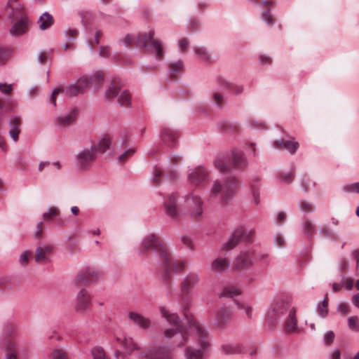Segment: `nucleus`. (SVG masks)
Listing matches in <instances>:
<instances>
[{
	"instance_id": "obj_56",
	"label": "nucleus",
	"mask_w": 359,
	"mask_h": 359,
	"mask_svg": "<svg viewBox=\"0 0 359 359\" xmlns=\"http://www.w3.org/2000/svg\"><path fill=\"white\" fill-rule=\"evenodd\" d=\"M32 257V253L29 251L24 252L20 257V262L22 265H26L29 259Z\"/></svg>"
},
{
	"instance_id": "obj_13",
	"label": "nucleus",
	"mask_w": 359,
	"mask_h": 359,
	"mask_svg": "<svg viewBox=\"0 0 359 359\" xmlns=\"http://www.w3.org/2000/svg\"><path fill=\"white\" fill-rule=\"evenodd\" d=\"M254 252L252 250L242 251L236 257L233 263L235 270L242 271L248 269L253 264Z\"/></svg>"
},
{
	"instance_id": "obj_54",
	"label": "nucleus",
	"mask_w": 359,
	"mask_h": 359,
	"mask_svg": "<svg viewBox=\"0 0 359 359\" xmlns=\"http://www.w3.org/2000/svg\"><path fill=\"white\" fill-rule=\"evenodd\" d=\"M162 177V171L159 168H156L154 170L153 184L154 186H158L161 183Z\"/></svg>"
},
{
	"instance_id": "obj_17",
	"label": "nucleus",
	"mask_w": 359,
	"mask_h": 359,
	"mask_svg": "<svg viewBox=\"0 0 359 359\" xmlns=\"http://www.w3.org/2000/svg\"><path fill=\"white\" fill-rule=\"evenodd\" d=\"M232 310L226 306H223L219 309L215 316V325L217 327H224L228 324L232 318Z\"/></svg>"
},
{
	"instance_id": "obj_48",
	"label": "nucleus",
	"mask_w": 359,
	"mask_h": 359,
	"mask_svg": "<svg viewBox=\"0 0 359 359\" xmlns=\"http://www.w3.org/2000/svg\"><path fill=\"white\" fill-rule=\"evenodd\" d=\"M358 318L357 316H351L348 319V325L351 330L358 332L359 325L358 323Z\"/></svg>"
},
{
	"instance_id": "obj_24",
	"label": "nucleus",
	"mask_w": 359,
	"mask_h": 359,
	"mask_svg": "<svg viewBox=\"0 0 359 359\" xmlns=\"http://www.w3.org/2000/svg\"><path fill=\"white\" fill-rule=\"evenodd\" d=\"M229 259L226 257H217L215 259L210 265V269L215 273H222L229 266Z\"/></svg>"
},
{
	"instance_id": "obj_39",
	"label": "nucleus",
	"mask_w": 359,
	"mask_h": 359,
	"mask_svg": "<svg viewBox=\"0 0 359 359\" xmlns=\"http://www.w3.org/2000/svg\"><path fill=\"white\" fill-rule=\"evenodd\" d=\"M170 76L174 79L183 71V63L182 61L170 63L169 65Z\"/></svg>"
},
{
	"instance_id": "obj_51",
	"label": "nucleus",
	"mask_w": 359,
	"mask_h": 359,
	"mask_svg": "<svg viewBox=\"0 0 359 359\" xmlns=\"http://www.w3.org/2000/svg\"><path fill=\"white\" fill-rule=\"evenodd\" d=\"M280 178L285 183H290L294 178V173L293 171L283 172L280 175Z\"/></svg>"
},
{
	"instance_id": "obj_47",
	"label": "nucleus",
	"mask_w": 359,
	"mask_h": 359,
	"mask_svg": "<svg viewBox=\"0 0 359 359\" xmlns=\"http://www.w3.org/2000/svg\"><path fill=\"white\" fill-rule=\"evenodd\" d=\"M299 208L304 213H310L314 211L315 206L311 202L302 201L299 203Z\"/></svg>"
},
{
	"instance_id": "obj_42",
	"label": "nucleus",
	"mask_w": 359,
	"mask_h": 359,
	"mask_svg": "<svg viewBox=\"0 0 359 359\" xmlns=\"http://www.w3.org/2000/svg\"><path fill=\"white\" fill-rule=\"evenodd\" d=\"M89 79L92 81V86L98 88L103 83L104 75L102 72H97Z\"/></svg>"
},
{
	"instance_id": "obj_49",
	"label": "nucleus",
	"mask_w": 359,
	"mask_h": 359,
	"mask_svg": "<svg viewBox=\"0 0 359 359\" xmlns=\"http://www.w3.org/2000/svg\"><path fill=\"white\" fill-rule=\"evenodd\" d=\"M58 215V210L56 208H50L48 212L43 213V219L46 221H50Z\"/></svg>"
},
{
	"instance_id": "obj_16",
	"label": "nucleus",
	"mask_w": 359,
	"mask_h": 359,
	"mask_svg": "<svg viewBox=\"0 0 359 359\" xmlns=\"http://www.w3.org/2000/svg\"><path fill=\"white\" fill-rule=\"evenodd\" d=\"M200 282L199 274L196 272L189 273L180 283V290L183 294H188Z\"/></svg>"
},
{
	"instance_id": "obj_21",
	"label": "nucleus",
	"mask_w": 359,
	"mask_h": 359,
	"mask_svg": "<svg viewBox=\"0 0 359 359\" xmlns=\"http://www.w3.org/2000/svg\"><path fill=\"white\" fill-rule=\"evenodd\" d=\"M149 359H175L174 347L158 346L151 353Z\"/></svg>"
},
{
	"instance_id": "obj_38",
	"label": "nucleus",
	"mask_w": 359,
	"mask_h": 359,
	"mask_svg": "<svg viewBox=\"0 0 359 359\" xmlns=\"http://www.w3.org/2000/svg\"><path fill=\"white\" fill-rule=\"evenodd\" d=\"M241 292L239 288L236 286H227L224 288L222 292L220 294V297H230L238 296L241 294Z\"/></svg>"
},
{
	"instance_id": "obj_35",
	"label": "nucleus",
	"mask_w": 359,
	"mask_h": 359,
	"mask_svg": "<svg viewBox=\"0 0 359 359\" xmlns=\"http://www.w3.org/2000/svg\"><path fill=\"white\" fill-rule=\"evenodd\" d=\"M6 349L7 351L6 359H18L17 344L15 341L11 339L6 340Z\"/></svg>"
},
{
	"instance_id": "obj_4",
	"label": "nucleus",
	"mask_w": 359,
	"mask_h": 359,
	"mask_svg": "<svg viewBox=\"0 0 359 359\" xmlns=\"http://www.w3.org/2000/svg\"><path fill=\"white\" fill-rule=\"evenodd\" d=\"M154 36V31H150L149 34H140L137 37L128 34L125 36L123 42L126 46H130L135 41L137 46L145 48L148 50L154 52L156 59L162 60L164 51L161 42L155 39Z\"/></svg>"
},
{
	"instance_id": "obj_45",
	"label": "nucleus",
	"mask_w": 359,
	"mask_h": 359,
	"mask_svg": "<svg viewBox=\"0 0 359 359\" xmlns=\"http://www.w3.org/2000/svg\"><path fill=\"white\" fill-rule=\"evenodd\" d=\"M328 297H327V294L325 295V297L323 300V302H322L321 304H320L318 307V314L325 318L327 316V313H328Z\"/></svg>"
},
{
	"instance_id": "obj_52",
	"label": "nucleus",
	"mask_w": 359,
	"mask_h": 359,
	"mask_svg": "<svg viewBox=\"0 0 359 359\" xmlns=\"http://www.w3.org/2000/svg\"><path fill=\"white\" fill-rule=\"evenodd\" d=\"M213 100L216 105L219 107H222L224 103V97L222 94L215 92L213 93Z\"/></svg>"
},
{
	"instance_id": "obj_36",
	"label": "nucleus",
	"mask_w": 359,
	"mask_h": 359,
	"mask_svg": "<svg viewBox=\"0 0 359 359\" xmlns=\"http://www.w3.org/2000/svg\"><path fill=\"white\" fill-rule=\"evenodd\" d=\"M15 109V103L11 100L0 99V116L14 111Z\"/></svg>"
},
{
	"instance_id": "obj_61",
	"label": "nucleus",
	"mask_w": 359,
	"mask_h": 359,
	"mask_svg": "<svg viewBox=\"0 0 359 359\" xmlns=\"http://www.w3.org/2000/svg\"><path fill=\"white\" fill-rule=\"evenodd\" d=\"M8 57V51L5 48H0V63L4 64L7 61Z\"/></svg>"
},
{
	"instance_id": "obj_41",
	"label": "nucleus",
	"mask_w": 359,
	"mask_h": 359,
	"mask_svg": "<svg viewBox=\"0 0 359 359\" xmlns=\"http://www.w3.org/2000/svg\"><path fill=\"white\" fill-rule=\"evenodd\" d=\"M93 359H109L102 347H95L91 351Z\"/></svg>"
},
{
	"instance_id": "obj_31",
	"label": "nucleus",
	"mask_w": 359,
	"mask_h": 359,
	"mask_svg": "<svg viewBox=\"0 0 359 359\" xmlns=\"http://www.w3.org/2000/svg\"><path fill=\"white\" fill-rule=\"evenodd\" d=\"M217 81L221 87L229 90L232 93L235 95H239L243 91V87L242 86L229 83L224 79L219 78Z\"/></svg>"
},
{
	"instance_id": "obj_44",
	"label": "nucleus",
	"mask_w": 359,
	"mask_h": 359,
	"mask_svg": "<svg viewBox=\"0 0 359 359\" xmlns=\"http://www.w3.org/2000/svg\"><path fill=\"white\" fill-rule=\"evenodd\" d=\"M53 359H70L65 350L61 348H56L52 353Z\"/></svg>"
},
{
	"instance_id": "obj_55",
	"label": "nucleus",
	"mask_w": 359,
	"mask_h": 359,
	"mask_svg": "<svg viewBox=\"0 0 359 359\" xmlns=\"http://www.w3.org/2000/svg\"><path fill=\"white\" fill-rule=\"evenodd\" d=\"M182 243L184 244V245L188 249L193 250H194V245L191 241V239L186 236H184L181 238Z\"/></svg>"
},
{
	"instance_id": "obj_19",
	"label": "nucleus",
	"mask_w": 359,
	"mask_h": 359,
	"mask_svg": "<svg viewBox=\"0 0 359 359\" xmlns=\"http://www.w3.org/2000/svg\"><path fill=\"white\" fill-rule=\"evenodd\" d=\"M91 305V297L85 289H82L77 294L76 310L78 312H84Z\"/></svg>"
},
{
	"instance_id": "obj_18",
	"label": "nucleus",
	"mask_w": 359,
	"mask_h": 359,
	"mask_svg": "<svg viewBox=\"0 0 359 359\" xmlns=\"http://www.w3.org/2000/svg\"><path fill=\"white\" fill-rule=\"evenodd\" d=\"M179 137V133L170 128L165 127L161 132V140L165 146L173 147L176 145Z\"/></svg>"
},
{
	"instance_id": "obj_63",
	"label": "nucleus",
	"mask_w": 359,
	"mask_h": 359,
	"mask_svg": "<svg viewBox=\"0 0 359 359\" xmlns=\"http://www.w3.org/2000/svg\"><path fill=\"white\" fill-rule=\"evenodd\" d=\"M12 90L13 89L11 85L0 83V91H1L3 93L9 95L11 93Z\"/></svg>"
},
{
	"instance_id": "obj_22",
	"label": "nucleus",
	"mask_w": 359,
	"mask_h": 359,
	"mask_svg": "<svg viewBox=\"0 0 359 359\" xmlns=\"http://www.w3.org/2000/svg\"><path fill=\"white\" fill-rule=\"evenodd\" d=\"M22 123V118L20 116H11L9 119V135L14 142H18L19 140Z\"/></svg>"
},
{
	"instance_id": "obj_7",
	"label": "nucleus",
	"mask_w": 359,
	"mask_h": 359,
	"mask_svg": "<svg viewBox=\"0 0 359 359\" xmlns=\"http://www.w3.org/2000/svg\"><path fill=\"white\" fill-rule=\"evenodd\" d=\"M255 233L253 229L247 231L243 226H238L233 231L229 241L222 245V250H232L240 243L242 238L247 242H252Z\"/></svg>"
},
{
	"instance_id": "obj_10",
	"label": "nucleus",
	"mask_w": 359,
	"mask_h": 359,
	"mask_svg": "<svg viewBox=\"0 0 359 359\" xmlns=\"http://www.w3.org/2000/svg\"><path fill=\"white\" fill-rule=\"evenodd\" d=\"M210 180L209 171L203 166L191 170L187 175L188 182L196 187H204Z\"/></svg>"
},
{
	"instance_id": "obj_53",
	"label": "nucleus",
	"mask_w": 359,
	"mask_h": 359,
	"mask_svg": "<svg viewBox=\"0 0 359 359\" xmlns=\"http://www.w3.org/2000/svg\"><path fill=\"white\" fill-rule=\"evenodd\" d=\"M344 191L348 193H359V182L347 184L344 187Z\"/></svg>"
},
{
	"instance_id": "obj_64",
	"label": "nucleus",
	"mask_w": 359,
	"mask_h": 359,
	"mask_svg": "<svg viewBox=\"0 0 359 359\" xmlns=\"http://www.w3.org/2000/svg\"><path fill=\"white\" fill-rule=\"evenodd\" d=\"M338 311L344 314H347L350 312V308L347 304L341 303L338 306Z\"/></svg>"
},
{
	"instance_id": "obj_11",
	"label": "nucleus",
	"mask_w": 359,
	"mask_h": 359,
	"mask_svg": "<svg viewBox=\"0 0 359 359\" xmlns=\"http://www.w3.org/2000/svg\"><path fill=\"white\" fill-rule=\"evenodd\" d=\"M293 307L289 302L283 299H277L271 304L267 313V318L271 321L276 320L283 314L289 313V310Z\"/></svg>"
},
{
	"instance_id": "obj_33",
	"label": "nucleus",
	"mask_w": 359,
	"mask_h": 359,
	"mask_svg": "<svg viewBox=\"0 0 359 359\" xmlns=\"http://www.w3.org/2000/svg\"><path fill=\"white\" fill-rule=\"evenodd\" d=\"M222 350L226 354L245 353L244 347L239 344H224Z\"/></svg>"
},
{
	"instance_id": "obj_12",
	"label": "nucleus",
	"mask_w": 359,
	"mask_h": 359,
	"mask_svg": "<svg viewBox=\"0 0 359 359\" xmlns=\"http://www.w3.org/2000/svg\"><path fill=\"white\" fill-rule=\"evenodd\" d=\"M87 82L85 79H79L76 84L70 85L67 87H60L55 89L50 99V102L53 105L56 104V97L60 93H65L69 97L76 96L83 93L82 91V83Z\"/></svg>"
},
{
	"instance_id": "obj_23",
	"label": "nucleus",
	"mask_w": 359,
	"mask_h": 359,
	"mask_svg": "<svg viewBox=\"0 0 359 359\" xmlns=\"http://www.w3.org/2000/svg\"><path fill=\"white\" fill-rule=\"evenodd\" d=\"M53 247L51 245L39 246L34 253V259L38 263L45 262L48 259V255L52 253Z\"/></svg>"
},
{
	"instance_id": "obj_29",
	"label": "nucleus",
	"mask_w": 359,
	"mask_h": 359,
	"mask_svg": "<svg viewBox=\"0 0 359 359\" xmlns=\"http://www.w3.org/2000/svg\"><path fill=\"white\" fill-rule=\"evenodd\" d=\"M160 311L162 316L165 318L170 325L175 326L174 328H177L180 325H183L180 323L179 316L176 313L170 312L165 307H161Z\"/></svg>"
},
{
	"instance_id": "obj_59",
	"label": "nucleus",
	"mask_w": 359,
	"mask_h": 359,
	"mask_svg": "<svg viewBox=\"0 0 359 359\" xmlns=\"http://www.w3.org/2000/svg\"><path fill=\"white\" fill-rule=\"evenodd\" d=\"M310 184H312L313 186H316V182H313L309 178H304L302 182V187L305 191H309L310 189Z\"/></svg>"
},
{
	"instance_id": "obj_28",
	"label": "nucleus",
	"mask_w": 359,
	"mask_h": 359,
	"mask_svg": "<svg viewBox=\"0 0 359 359\" xmlns=\"http://www.w3.org/2000/svg\"><path fill=\"white\" fill-rule=\"evenodd\" d=\"M285 329L287 332H293L297 330L296 309L290 308L285 321Z\"/></svg>"
},
{
	"instance_id": "obj_9",
	"label": "nucleus",
	"mask_w": 359,
	"mask_h": 359,
	"mask_svg": "<svg viewBox=\"0 0 359 359\" xmlns=\"http://www.w3.org/2000/svg\"><path fill=\"white\" fill-rule=\"evenodd\" d=\"M167 256H162L161 260L163 262L165 278L170 279L174 273H182L186 269L187 263L183 260H173L169 249L167 250Z\"/></svg>"
},
{
	"instance_id": "obj_26",
	"label": "nucleus",
	"mask_w": 359,
	"mask_h": 359,
	"mask_svg": "<svg viewBox=\"0 0 359 359\" xmlns=\"http://www.w3.org/2000/svg\"><path fill=\"white\" fill-rule=\"evenodd\" d=\"M94 271L87 269L77 275L74 279V283L77 285H84L91 283L93 280Z\"/></svg>"
},
{
	"instance_id": "obj_50",
	"label": "nucleus",
	"mask_w": 359,
	"mask_h": 359,
	"mask_svg": "<svg viewBox=\"0 0 359 359\" xmlns=\"http://www.w3.org/2000/svg\"><path fill=\"white\" fill-rule=\"evenodd\" d=\"M135 152V149H130L126 151L123 154H122L118 157L119 162L125 163L134 154Z\"/></svg>"
},
{
	"instance_id": "obj_34",
	"label": "nucleus",
	"mask_w": 359,
	"mask_h": 359,
	"mask_svg": "<svg viewBox=\"0 0 359 359\" xmlns=\"http://www.w3.org/2000/svg\"><path fill=\"white\" fill-rule=\"evenodd\" d=\"M116 341L119 342L121 344V346L129 352L140 349L139 345L137 343H135L132 338L121 339L119 337H117Z\"/></svg>"
},
{
	"instance_id": "obj_62",
	"label": "nucleus",
	"mask_w": 359,
	"mask_h": 359,
	"mask_svg": "<svg viewBox=\"0 0 359 359\" xmlns=\"http://www.w3.org/2000/svg\"><path fill=\"white\" fill-rule=\"evenodd\" d=\"M189 45V41L187 38H182L179 41V48L182 52L186 51Z\"/></svg>"
},
{
	"instance_id": "obj_58",
	"label": "nucleus",
	"mask_w": 359,
	"mask_h": 359,
	"mask_svg": "<svg viewBox=\"0 0 359 359\" xmlns=\"http://www.w3.org/2000/svg\"><path fill=\"white\" fill-rule=\"evenodd\" d=\"M262 19L268 24V25H273L275 22V20L273 19V16L270 14L269 11H265L262 14Z\"/></svg>"
},
{
	"instance_id": "obj_2",
	"label": "nucleus",
	"mask_w": 359,
	"mask_h": 359,
	"mask_svg": "<svg viewBox=\"0 0 359 359\" xmlns=\"http://www.w3.org/2000/svg\"><path fill=\"white\" fill-rule=\"evenodd\" d=\"M4 14L13 24L10 29L13 36H19L27 32L28 18L25 6L20 0H8Z\"/></svg>"
},
{
	"instance_id": "obj_1",
	"label": "nucleus",
	"mask_w": 359,
	"mask_h": 359,
	"mask_svg": "<svg viewBox=\"0 0 359 359\" xmlns=\"http://www.w3.org/2000/svg\"><path fill=\"white\" fill-rule=\"evenodd\" d=\"M184 314L189 327L180 325L177 328L166 329L163 335L165 338L172 339L173 346L182 347L188 341L189 331L196 332L201 349L189 346L185 349L184 354L187 359H203V354L210 346L208 332L187 310L184 311Z\"/></svg>"
},
{
	"instance_id": "obj_8",
	"label": "nucleus",
	"mask_w": 359,
	"mask_h": 359,
	"mask_svg": "<svg viewBox=\"0 0 359 359\" xmlns=\"http://www.w3.org/2000/svg\"><path fill=\"white\" fill-rule=\"evenodd\" d=\"M184 202L193 217L196 219L201 217L203 214V201L196 190L191 191L184 195Z\"/></svg>"
},
{
	"instance_id": "obj_15",
	"label": "nucleus",
	"mask_w": 359,
	"mask_h": 359,
	"mask_svg": "<svg viewBox=\"0 0 359 359\" xmlns=\"http://www.w3.org/2000/svg\"><path fill=\"white\" fill-rule=\"evenodd\" d=\"M177 199L178 195L172 193L168 195V198L164 203L167 215L174 219L179 218L181 215L180 208L177 203Z\"/></svg>"
},
{
	"instance_id": "obj_14",
	"label": "nucleus",
	"mask_w": 359,
	"mask_h": 359,
	"mask_svg": "<svg viewBox=\"0 0 359 359\" xmlns=\"http://www.w3.org/2000/svg\"><path fill=\"white\" fill-rule=\"evenodd\" d=\"M96 159V147L92 146L90 149H84L76 156L77 165L81 169L88 168Z\"/></svg>"
},
{
	"instance_id": "obj_27",
	"label": "nucleus",
	"mask_w": 359,
	"mask_h": 359,
	"mask_svg": "<svg viewBox=\"0 0 359 359\" xmlns=\"http://www.w3.org/2000/svg\"><path fill=\"white\" fill-rule=\"evenodd\" d=\"M273 146L276 149H285L293 154L297 149L299 147V143L297 142H291L289 140H276L273 142Z\"/></svg>"
},
{
	"instance_id": "obj_46",
	"label": "nucleus",
	"mask_w": 359,
	"mask_h": 359,
	"mask_svg": "<svg viewBox=\"0 0 359 359\" xmlns=\"http://www.w3.org/2000/svg\"><path fill=\"white\" fill-rule=\"evenodd\" d=\"M238 309H243L247 317L248 318H252V307L249 305V304H245V303H243V302H241L239 301H237V300H235L234 301Z\"/></svg>"
},
{
	"instance_id": "obj_57",
	"label": "nucleus",
	"mask_w": 359,
	"mask_h": 359,
	"mask_svg": "<svg viewBox=\"0 0 359 359\" xmlns=\"http://www.w3.org/2000/svg\"><path fill=\"white\" fill-rule=\"evenodd\" d=\"M102 36V32L100 31H97L95 33V39L89 41V46L91 48H93L95 46H97L100 42V39Z\"/></svg>"
},
{
	"instance_id": "obj_40",
	"label": "nucleus",
	"mask_w": 359,
	"mask_h": 359,
	"mask_svg": "<svg viewBox=\"0 0 359 359\" xmlns=\"http://www.w3.org/2000/svg\"><path fill=\"white\" fill-rule=\"evenodd\" d=\"M315 232V225L311 221L306 219L303 223V233L308 237L311 238Z\"/></svg>"
},
{
	"instance_id": "obj_3",
	"label": "nucleus",
	"mask_w": 359,
	"mask_h": 359,
	"mask_svg": "<svg viewBox=\"0 0 359 359\" xmlns=\"http://www.w3.org/2000/svg\"><path fill=\"white\" fill-rule=\"evenodd\" d=\"M238 188V180L235 177H229L223 181L216 180L210 188L208 201H213L219 198L222 205H226L236 194Z\"/></svg>"
},
{
	"instance_id": "obj_32",
	"label": "nucleus",
	"mask_w": 359,
	"mask_h": 359,
	"mask_svg": "<svg viewBox=\"0 0 359 359\" xmlns=\"http://www.w3.org/2000/svg\"><path fill=\"white\" fill-rule=\"evenodd\" d=\"M54 23V19L53 16L47 12L43 13L39 20L38 25L41 30H46L49 28Z\"/></svg>"
},
{
	"instance_id": "obj_60",
	"label": "nucleus",
	"mask_w": 359,
	"mask_h": 359,
	"mask_svg": "<svg viewBox=\"0 0 359 359\" xmlns=\"http://www.w3.org/2000/svg\"><path fill=\"white\" fill-rule=\"evenodd\" d=\"M334 339V334L332 331L327 332L324 337V341L326 345H330Z\"/></svg>"
},
{
	"instance_id": "obj_6",
	"label": "nucleus",
	"mask_w": 359,
	"mask_h": 359,
	"mask_svg": "<svg viewBox=\"0 0 359 359\" xmlns=\"http://www.w3.org/2000/svg\"><path fill=\"white\" fill-rule=\"evenodd\" d=\"M140 249L142 253L154 250L158 253L160 258L162 256L166 257L168 255L167 250H168L164 242L158 236L153 233L148 235L143 239Z\"/></svg>"
},
{
	"instance_id": "obj_20",
	"label": "nucleus",
	"mask_w": 359,
	"mask_h": 359,
	"mask_svg": "<svg viewBox=\"0 0 359 359\" xmlns=\"http://www.w3.org/2000/svg\"><path fill=\"white\" fill-rule=\"evenodd\" d=\"M128 318L135 325L141 329L147 330L151 326V320L137 312L130 311L128 313Z\"/></svg>"
},
{
	"instance_id": "obj_37",
	"label": "nucleus",
	"mask_w": 359,
	"mask_h": 359,
	"mask_svg": "<svg viewBox=\"0 0 359 359\" xmlns=\"http://www.w3.org/2000/svg\"><path fill=\"white\" fill-rule=\"evenodd\" d=\"M111 137L109 135H105L99 142L97 145H95L96 147V153L100 151L103 153L106 151L111 145Z\"/></svg>"
},
{
	"instance_id": "obj_43",
	"label": "nucleus",
	"mask_w": 359,
	"mask_h": 359,
	"mask_svg": "<svg viewBox=\"0 0 359 359\" xmlns=\"http://www.w3.org/2000/svg\"><path fill=\"white\" fill-rule=\"evenodd\" d=\"M214 165L215 168L217 169L220 172H224L229 168L226 160L223 158H217L215 161Z\"/></svg>"
},
{
	"instance_id": "obj_5",
	"label": "nucleus",
	"mask_w": 359,
	"mask_h": 359,
	"mask_svg": "<svg viewBox=\"0 0 359 359\" xmlns=\"http://www.w3.org/2000/svg\"><path fill=\"white\" fill-rule=\"evenodd\" d=\"M121 87L122 84L120 80H114L106 91V97L110 100L117 97V102L121 106L128 107L131 104V94L128 90L121 91Z\"/></svg>"
},
{
	"instance_id": "obj_25",
	"label": "nucleus",
	"mask_w": 359,
	"mask_h": 359,
	"mask_svg": "<svg viewBox=\"0 0 359 359\" xmlns=\"http://www.w3.org/2000/svg\"><path fill=\"white\" fill-rule=\"evenodd\" d=\"M77 113V109L74 108L67 114L58 116L56 120L57 124L60 127H67L69 126L76 120Z\"/></svg>"
},
{
	"instance_id": "obj_30",
	"label": "nucleus",
	"mask_w": 359,
	"mask_h": 359,
	"mask_svg": "<svg viewBox=\"0 0 359 359\" xmlns=\"http://www.w3.org/2000/svg\"><path fill=\"white\" fill-rule=\"evenodd\" d=\"M232 162L236 168L241 169L246 166L247 162L243 152L240 150L232 151Z\"/></svg>"
}]
</instances>
